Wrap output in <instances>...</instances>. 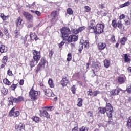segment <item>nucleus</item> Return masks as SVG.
<instances>
[{
  "instance_id": "obj_1",
  "label": "nucleus",
  "mask_w": 131,
  "mask_h": 131,
  "mask_svg": "<svg viewBox=\"0 0 131 131\" xmlns=\"http://www.w3.org/2000/svg\"><path fill=\"white\" fill-rule=\"evenodd\" d=\"M61 32L63 40L67 41V42L71 43L72 41H77L78 40V36L75 35H69V34H71V31L68 28H62L61 29Z\"/></svg>"
},
{
  "instance_id": "obj_2",
  "label": "nucleus",
  "mask_w": 131,
  "mask_h": 131,
  "mask_svg": "<svg viewBox=\"0 0 131 131\" xmlns=\"http://www.w3.org/2000/svg\"><path fill=\"white\" fill-rule=\"evenodd\" d=\"M105 109L106 110V114L107 117L109 118L108 122L110 124H112L113 125L115 124V123L112 119V112H113V107H112L111 104L106 102Z\"/></svg>"
},
{
  "instance_id": "obj_3",
  "label": "nucleus",
  "mask_w": 131,
  "mask_h": 131,
  "mask_svg": "<svg viewBox=\"0 0 131 131\" xmlns=\"http://www.w3.org/2000/svg\"><path fill=\"white\" fill-rule=\"evenodd\" d=\"M104 27H105L104 24H98L96 27H94L95 29V33H96V34H101V33H103V32H104Z\"/></svg>"
},
{
  "instance_id": "obj_4",
  "label": "nucleus",
  "mask_w": 131,
  "mask_h": 131,
  "mask_svg": "<svg viewBox=\"0 0 131 131\" xmlns=\"http://www.w3.org/2000/svg\"><path fill=\"white\" fill-rule=\"evenodd\" d=\"M16 106L13 107L9 112V116L11 117H18L20 115L19 111H15L16 110Z\"/></svg>"
},
{
  "instance_id": "obj_5",
  "label": "nucleus",
  "mask_w": 131,
  "mask_h": 131,
  "mask_svg": "<svg viewBox=\"0 0 131 131\" xmlns=\"http://www.w3.org/2000/svg\"><path fill=\"white\" fill-rule=\"evenodd\" d=\"M37 96H38V92L33 90H31L29 92L30 98H31L32 100H33V101L37 99Z\"/></svg>"
},
{
  "instance_id": "obj_6",
  "label": "nucleus",
  "mask_w": 131,
  "mask_h": 131,
  "mask_svg": "<svg viewBox=\"0 0 131 131\" xmlns=\"http://www.w3.org/2000/svg\"><path fill=\"white\" fill-rule=\"evenodd\" d=\"M46 59H41L40 62L38 64L37 70H38V71L43 70V69H45V68L46 67Z\"/></svg>"
},
{
  "instance_id": "obj_7",
  "label": "nucleus",
  "mask_w": 131,
  "mask_h": 131,
  "mask_svg": "<svg viewBox=\"0 0 131 131\" xmlns=\"http://www.w3.org/2000/svg\"><path fill=\"white\" fill-rule=\"evenodd\" d=\"M33 60L39 61L40 60V51L33 50Z\"/></svg>"
},
{
  "instance_id": "obj_8",
  "label": "nucleus",
  "mask_w": 131,
  "mask_h": 131,
  "mask_svg": "<svg viewBox=\"0 0 131 131\" xmlns=\"http://www.w3.org/2000/svg\"><path fill=\"white\" fill-rule=\"evenodd\" d=\"M112 25L114 28L118 27L120 29L122 28V24H121V21L119 20L118 22L115 20H113L112 23Z\"/></svg>"
},
{
  "instance_id": "obj_9",
  "label": "nucleus",
  "mask_w": 131,
  "mask_h": 131,
  "mask_svg": "<svg viewBox=\"0 0 131 131\" xmlns=\"http://www.w3.org/2000/svg\"><path fill=\"white\" fill-rule=\"evenodd\" d=\"M23 15L24 16L25 18L29 22H32L33 21V16L32 15L30 14L27 12H23Z\"/></svg>"
},
{
  "instance_id": "obj_10",
  "label": "nucleus",
  "mask_w": 131,
  "mask_h": 131,
  "mask_svg": "<svg viewBox=\"0 0 131 131\" xmlns=\"http://www.w3.org/2000/svg\"><path fill=\"white\" fill-rule=\"evenodd\" d=\"M44 93L47 97H55V94L53 93V91L50 89H45Z\"/></svg>"
},
{
  "instance_id": "obj_11",
  "label": "nucleus",
  "mask_w": 131,
  "mask_h": 131,
  "mask_svg": "<svg viewBox=\"0 0 131 131\" xmlns=\"http://www.w3.org/2000/svg\"><path fill=\"white\" fill-rule=\"evenodd\" d=\"M58 16L59 14H58V11H53L51 14V17L52 21H57V20H58Z\"/></svg>"
},
{
  "instance_id": "obj_12",
  "label": "nucleus",
  "mask_w": 131,
  "mask_h": 131,
  "mask_svg": "<svg viewBox=\"0 0 131 131\" xmlns=\"http://www.w3.org/2000/svg\"><path fill=\"white\" fill-rule=\"evenodd\" d=\"M121 91L122 90L120 88L114 89L112 90L110 92L111 96H112L113 97L114 96H116L117 95H118V94H119V92H121Z\"/></svg>"
},
{
  "instance_id": "obj_13",
  "label": "nucleus",
  "mask_w": 131,
  "mask_h": 131,
  "mask_svg": "<svg viewBox=\"0 0 131 131\" xmlns=\"http://www.w3.org/2000/svg\"><path fill=\"white\" fill-rule=\"evenodd\" d=\"M25 125L23 123H20L19 124H17L15 125V129L17 131H21L22 129H24Z\"/></svg>"
},
{
  "instance_id": "obj_14",
  "label": "nucleus",
  "mask_w": 131,
  "mask_h": 131,
  "mask_svg": "<svg viewBox=\"0 0 131 131\" xmlns=\"http://www.w3.org/2000/svg\"><path fill=\"white\" fill-rule=\"evenodd\" d=\"M14 103H16L15 100V98L13 97H10L8 98V106H11V105H13Z\"/></svg>"
},
{
  "instance_id": "obj_15",
  "label": "nucleus",
  "mask_w": 131,
  "mask_h": 131,
  "mask_svg": "<svg viewBox=\"0 0 131 131\" xmlns=\"http://www.w3.org/2000/svg\"><path fill=\"white\" fill-rule=\"evenodd\" d=\"M30 37L32 40H37L38 39V38H37V36L35 33H30Z\"/></svg>"
},
{
  "instance_id": "obj_16",
  "label": "nucleus",
  "mask_w": 131,
  "mask_h": 131,
  "mask_svg": "<svg viewBox=\"0 0 131 131\" xmlns=\"http://www.w3.org/2000/svg\"><path fill=\"white\" fill-rule=\"evenodd\" d=\"M98 48L99 50H104L106 48V43L103 42H100L98 43Z\"/></svg>"
},
{
  "instance_id": "obj_17",
  "label": "nucleus",
  "mask_w": 131,
  "mask_h": 131,
  "mask_svg": "<svg viewBox=\"0 0 131 131\" xmlns=\"http://www.w3.org/2000/svg\"><path fill=\"white\" fill-rule=\"evenodd\" d=\"M69 81L66 78H63L62 80L61 81V84L62 85V86H66L67 85V83H68Z\"/></svg>"
},
{
  "instance_id": "obj_18",
  "label": "nucleus",
  "mask_w": 131,
  "mask_h": 131,
  "mask_svg": "<svg viewBox=\"0 0 131 131\" xmlns=\"http://www.w3.org/2000/svg\"><path fill=\"white\" fill-rule=\"evenodd\" d=\"M98 112L99 113H101V114H105L107 112V111L105 107H101L98 108Z\"/></svg>"
},
{
  "instance_id": "obj_19",
  "label": "nucleus",
  "mask_w": 131,
  "mask_h": 131,
  "mask_svg": "<svg viewBox=\"0 0 131 131\" xmlns=\"http://www.w3.org/2000/svg\"><path fill=\"white\" fill-rule=\"evenodd\" d=\"M130 2L127 1L124 4L120 5L119 7L120 8H124L125 7H128L129 6H130Z\"/></svg>"
},
{
  "instance_id": "obj_20",
  "label": "nucleus",
  "mask_w": 131,
  "mask_h": 131,
  "mask_svg": "<svg viewBox=\"0 0 131 131\" xmlns=\"http://www.w3.org/2000/svg\"><path fill=\"white\" fill-rule=\"evenodd\" d=\"M21 23H22V19L21 17H19L17 18V20L16 22L17 27H20V26H21Z\"/></svg>"
},
{
  "instance_id": "obj_21",
  "label": "nucleus",
  "mask_w": 131,
  "mask_h": 131,
  "mask_svg": "<svg viewBox=\"0 0 131 131\" xmlns=\"http://www.w3.org/2000/svg\"><path fill=\"white\" fill-rule=\"evenodd\" d=\"M39 60H32V61L30 62V64L31 65V67H34L35 65L37 64V63H38Z\"/></svg>"
},
{
  "instance_id": "obj_22",
  "label": "nucleus",
  "mask_w": 131,
  "mask_h": 131,
  "mask_svg": "<svg viewBox=\"0 0 131 131\" xmlns=\"http://www.w3.org/2000/svg\"><path fill=\"white\" fill-rule=\"evenodd\" d=\"M104 66L105 68H108L110 66V61L108 60H104Z\"/></svg>"
},
{
  "instance_id": "obj_23",
  "label": "nucleus",
  "mask_w": 131,
  "mask_h": 131,
  "mask_svg": "<svg viewBox=\"0 0 131 131\" xmlns=\"http://www.w3.org/2000/svg\"><path fill=\"white\" fill-rule=\"evenodd\" d=\"M31 13H32L33 14H35V15H37V16H38V17H39L40 16H41V13L37 10H30Z\"/></svg>"
},
{
  "instance_id": "obj_24",
  "label": "nucleus",
  "mask_w": 131,
  "mask_h": 131,
  "mask_svg": "<svg viewBox=\"0 0 131 131\" xmlns=\"http://www.w3.org/2000/svg\"><path fill=\"white\" fill-rule=\"evenodd\" d=\"M126 125H127L128 128H131V116L129 117V118L127 120Z\"/></svg>"
},
{
  "instance_id": "obj_25",
  "label": "nucleus",
  "mask_w": 131,
  "mask_h": 131,
  "mask_svg": "<svg viewBox=\"0 0 131 131\" xmlns=\"http://www.w3.org/2000/svg\"><path fill=\"white\" fill-rule=\"evenodd\" d=\"M8 50L7 48L5 47V46L2 45L1 47H0V52L1 53H6Z\"/></svg>"
},
{
  "instance_id": "obj_26",
  "label": "nucleus",
  "mask_w": 131,
  "mask_h": 131,
  "mask_svg": "<svg viewBox=\"0 0 131 131\" xmlns=\"http://www.w3.org/2000/svg\"><path fill=\"white\" fill-rule=\"evenodd\" d=\"M15 103H20V102L23 101V97L19 96L17 98H15Z\"/></svg>"
},
{
  "instance_id": "obj_27",
  "label": "nucleus",
  "mask_w": 131,
  "mask_h": 131,
  "mask_svg": "<svg viewBox=\"0 0 131 131\" xmlns=\"http://www.w3.org/2000/svg\"><path fill=\"white\" fill-rule=\"evenodd\" d=\"M125 25L126 26H129L130 25V20L129 18H127V19H124Z\"/></svg>"
},
{
  "instance_id": "obj_28",
  "label": "nucleus",
  "mask_w": 131,
  "mask_h": 131,
  "mask_svg": "<svg viewBox=\"0 0 131 131\" xmlns=\"http://www.w3.org/2000/svg\"><path fill=\"white\" fill-rule=\"evenodd\" d=\"M94 68H95V69H97V70H100V69H101V64L95 63L94 64Z\"/></svg>"
},
{
  "instance_id": "obj_29",
  "label": "nucleus",
  "mask_w": 131,
  "mask_h": 131,
  "mask_svg": "<svg viewBox=\"0 0 131 131\" xmlns=\"http://www.w3.org/2000/svg\"><path fill=\"white\" fill-rule=\"evenodd\" d=\"M126 40H127V38H126V37H124L122 38L121 39V45H122L123 46H124L125 45V42H126Z\"/></svg>"
},
{
  "instance_id": "obj_30",
  "label": "nucleus",
  "mask_w": 131,
  "mask_h": 131,
  "mask_svg": "<svg viewBox=\"0 0 131 131\" xmlns=\"http://www.w3.org/2000/svg\"><path fill=\"white\" fill-rule=\"evenodd\" d=\"M1 18H2V20H8L9 19V16H5V14L2 13L0 15Z\"/></svg>"
},
{
  "instance_id": "obj_31",
  "label": "nucleus",
  "mask_w": 131,
  "mask_h": 131,
  "mask_svg": "<svg viewBox=\"0 0 131 131\" xmlns=\"http://www.w3.org/2000/svg\"><path fill=\"white\" fill-rule=\"evenodd\" d=\"M3 82L7 85H11V82H10V81H9V80H8L7 78H5L3 80Z\"/></svg>"
},
{
  "instance_id": "obj_32",
  "label": "nucleus",
  "mask_w": 131,
  "mask_h": 131,
  "mask_svg": "<svg viewBox=\"0 0 131 131\" xmlns=\"http://www.w3.org/2000/svg\"><path fill=\"white\" fill-rule=\"evenodd\" d=\"M124 59L126 62H129V61H130V59L128 58V55H127V54H124Z\"/></svg>"
},
{
  "instance_id": "obj_33",
  "label": "nucleus",
  "mask_w": 131,
  "mask_h": 131,
  "mask_svg": "<svg viewBox=\"0 0 131 131\" xmlns=\"http://www.w3.org/2000/svg\"><path fill=\"white\" fill-rule=\"evenodd\" d=\"M1 93L3 95H7V94H8V89H7L5 88H3L1 90Z\"/></svg>"
},
{
  "instance_id": "obj_34",
  "label": "nucleus",
  "mask_w": 131,
  "mask_h": 131,
  "mask_svg": "<svg viewBox=\"0 0 131 131\" xmlns=\"http://www.w3.org/2000/svg\"><path fill=\"white\" fill-rule=\"evenodd\" d=\"M118 81L120 83H123V82H124V78L122 77H119L118 78Z\"/></svg>"
},
{
  "instance_id": "obj_35",
  "label": "nucleus",
  "mask_w": 131,
  "mask_h": 131,
  "mask_svg": "<svg viewBox=\"0 0 131 131\" xmlns=\"http://www.w3.org/2000/svg\"><path fill=\"white\" fill-rule=\"evenodd\" d=\"M77 106L78 107H81V106H82V100L81 99V98L78 99Z\"/></svg>"
},
{
  "instance_id": "obj_36",
  "label": "nucleus",
  "mask_w": 131,
  "mask_h": 131,
  "mask_svg": "<svg viewBox=\"0 0 131 131\" xmlns=\"http://www.w3.org/2000/svg\"><path fill=\"white\" fill-rule=\"evenodd\" d=\"M95 27L91 26L89 27L88 29H89V30H90V31H91V32H94V33H95Z\"/></svg>"
},
{
  "instance_id": "obj_37",
  "label": "nucleus",
  "mask_w": 131,
  "mask_h": 131,
  "mask_svg": "<svg viewBox=\"0 0 131 131\" xmlns=\"http://www.w3.org/2000/svg\"><path fill=\"white\" fill-rule=\"evenodd\" d=\"M79 131H89V127L82 126L79 128Z\"/></svg>"
},
{
  "instance_id": "obj_38",
  "label": "nucleus",
  "mask_w": 131,
  "mask_h": 131,
  "mask_svg": "<svg viewBox=\"0 0 131 131\" xmlns=\"http://www.w3.org/2000/svg\"><path fill=\"white\" fill-rule=\"evenodd\" d=\"M48 84H49V86L51 88H54V84H53V80L51 79H49L48 81Z\"/></svg>"
},
{
  "instance_id": "obj_39",
  "label": "nucleus",
  "mask_w": 131,
  "mask_h": 131,
  "mask_svg": "<svg viewBox=\"0 0 131 131\" xmlns=\"http://www.w3.org/2000/svg\"><path fill=\"white\" fill-rule=\"evenodd\" d=\"M67 12L69 15H72L73 14V10L71 8H68L67 10Z\"/></svg>"
},
{
  "instance_id": "obj_40",
  "label": "nucleus",
  "mask_w": 131,
  "mask_h": 131,
  "mask_svg": "<svg viewBox=\"0 0 131 131\" xmlns=\"http://www.w3.org/2000/svg\"><path fill=\"white\" fill-rule=\"evenodd\" d=\"M100 94H101V92L99 90H96L93 92V96L96 97L98 95H100Z\"/></svg>"
},
{
  "instance_id": "obj_41",
  "label": "nucleus",
  "mask_w": 131,
  "mask_h": 131,
  "mask_svg": "<svg viewBox=\"0 0 131 131\" xmlns=\"http://www.w3.org/2000/svg\"><path fill=\"white\" fill-rule=\"evenodd\" d=\"M8 62V57L4 56L2 59V63L6 64Z\"/></svg>"
},
{
  "instance_id": "obj_42",
  "label": "nucleus",
  "mask_w": 131,
  "mask_h": 131,
  "mask_svg": "<svg viewBox=\"0 0 131 131\" xmlns=\"http://www.w3.org/2000/svg\"><path fill=\"white\" fill-rule=\"evenodd\" d=\"M84 9L85 10V11L87 13H89V12L91 11V7H89V6H85Z\"/></svg>"
},
{
  "instance_id": "obj_43",
  "label": "nucleus",
  "mask_w": 131,
  "mask_h": 131,
  "mask_svg": "<svg viewBox=\"0 0 131 131\" xmlns=\"http://www.w3.org/2000/svg\"><path fill=\"white\" fill-rule=\"evenodd\" d=\"M71 90L73 93V94H75L76 92V88H75V85H73V86L71 88Z\"/></svg>"
},
{
  "instance_id": "obj_44",
  "label": "nucleus",
  "mask_w": 131,
  "mask_h": 131,
  "mask_svg": "<svg viewBox=\"0 0 131 131\" xmlns=\"http://www.w3.org/2000/svg\"><path fill=\"white\" fill-rule=\"evenodd\" d=\"M33 121L35 122L38 123L39 122V118L38 117H35L33 118Z\"/></svg>"
},
{
  "instance_id": "obj_45",
  "label": "nucleus",
  "mask_w": 131,
  "mask_h": 131,
  "mask_svg": "<svg viewBox=\"0 0 131 131\" xmlns=\"http://www.w3.org/2000/svg\"><path fill=\"white\" fill-rule=\"evenodd\" d=\"M14 34L15 37L17 38L18 37L19 34H20V32H19V31H18V30H16L14 32Z\"/></svg>"
},
{
  "instance_id": "obj_46",
  "label": "nucleus",
  "mask_w": 131,
  "mask_h": 131,
  "mask_svg": "<svg viewBox=\"0 0 131 131\" xmlns=\"http://www.w3.org/2000/svg\"><path fill=\"white\" fill-rule=\"evenodd\" d=\"M71 59H72L71 54L69 53L68 54V58H67V60L68 62H70V61H71Z\"/></svg>"
},
{
  "instance_id": "obj_47",
  "label": "nucleus",
  "mask_w": 131,
  "mask_h": 131,
  "mask_svg": "<svg viewBox=\"0 0 131 131\" xmlns=\"http://www.w3.org/2000/svg\"><path fill=\"white\" fill-rule=\"evenodd\" d=\"M31 7L33 8L34 10H37V7L36 5L35 4V2H33L32 4L31 5Z\"/></svg>"
},
{
  "instance_id": "obj_48",
  "label": "nucleus",
  "mask_w": 131,
  "mask_h": 131,
  "mask_svg": "<svg viewBox=\"0 0 131 131\" xmlns=\"http://www.w3.org/2000/svg\"><path fill=\"white\" fill-rule=\"evenodd\" d=\"M46 112V110H40V116L42 117L45 116V113Z\"/></svg>"
},
{
  "instance_id": "obj_49",
  "label": "nucleus",
  "mask_w": 131,
  "mask_h": 131,
  "mask_svg": "<svg viewBox=\"0 0 131 131\" xmlns=\"http://www.w3.org/2000/svg\"><path fill=\"white\" fill-rule=\"evenodd\" d=\"M126 91L128 94H131V85L127 86V87L126 88Z\"/></svg>"
},
{
  "instance_id": "obj_50",
  "label": "nucleus",
  "mask_w": 131,
  "mask_h": 131,
  "mask_svg": "<svg viewBox=\"0 0 131 131\" xmlns=\"http://www.w3.org/2000/svg\"><path fill=\"white\" fill-rule=\"evenodd\" d=\"M88 95L92 97V96H94V92L92 90H89L88 91Z\"/></svg>"
},
{
  "instance_id": "obj_51",
  "label": "nucleus",
  "mask_w": 131,
  "mask_h": 131,
  "mask_svg": "<svg viewBox=\"0 0 131 131\" xmlns=\"http://www.w3.org/2000/svg\"><path fill=\"white\" fill-rule=\"evenodd\" d=\"M45 109H47V110H50L51 111H53L54 110V106H51L49 107H45Z\"/></svg>"
},
{
  "instance_id": "obj_52",
  "label": "nucleus",
  "mask_w": 131,
  "mask_h": 131,
  "mask_svg": "<svg viewBox=\"0 0 131 131\" xmlns=\"http://www.w3.org/2000/svg\"><path fill=\"white\" fill-rule=\"evenodd\" d=\"M83 46H84L85 48H87L89 46V40H85L84 43H83Z\"/></svg>"
},
{
  "instance_id": "obj_53",
  "label": "nucleus",
  "mask_w": 131,
  "mask_h": 131,
  "mask_svg": "<svg viewBox=\"0 0 131 131\" xmlns=\"http://www.w3.org/2000/svg\"><path fill=\"white\" fill-rule=\"evenodd\" d=\"M73 33H74L75 34H77V33H79L78 29H74L73 30Z\"/></svg>"
},
{
  "instance_id": "obj_54",
  "label": "nucleus",
  "mask_w": 131,
  "mask_h": 131,
  "mask_svg": "<svg viewBox=\"0 0 131 131\" xmlns=\"http://www.w3.org/2000/svg\"><path fill=\"white\" fill-rule=\"evenodd\" d=\"M11 90H12V91H15V90L16 89V88H17V84H13L11 85Z\"/></svg>"
},
{
  "instance_id": "obj_55",
  "label": "nucleus",
  "mask_w": 131,
  "mask_h": 131,
  "mask_svg": "<svg viewBox=\"0 0 131 131\" xmlns=\"http://www.w3.org/2000/svg\"><path fill=\"white\" fill-rule=\"evenodd\" d=\"M44 115H45V117H46V118H50V114H49V113H48L47 111H45Z\"/></svg>"
},
{
  "instance_id": "obj_56",
  "label": "nucleus",
  "mask_w": 131,
  "mask_h": 131,
  "mask_svg": "<svg viewBox=\"0 0 131 131\" xmlns=\"http://www.w3.org/2000/svg\"><path fill=\"white\" fill-rule=\"evenodd\" d=\"M79 48L80 49V51H82L83 49V43H80Z\"/></svg>"
},
{
  "instance_id": "obj_57",
  "label": "nucleus",
  "mask_w": 131,
  "mask_h": 131,
  "mask_svg": "<svg viewBox=\"0 0 131 131\" xmlns=\"http://www.w3.org/2000/svg\"><path fill=\"white\" fill-rule=\"evenodd\" d=\"M7 74L8 75H9V76H13V73H12V71L10 70H8Z\"/></svg>"
},
{
  "instance_id": "obj_58",
  "label": "nucleus",
  "mask_w": 131,
  "mask_h": 131,
  "mask_svg": "<svg viewBox=\"0 0 131 131\" xmlns=\"http://www.w3.org/2000/svg\"><path fill=\"white\" fill-rule=\"evenodd\" d=\"M87 115L89 117H93V112L89 111L87 113Z\"/></svg>"
},
{
  "instance_id": "obj_59",
  "label": "nucleus",
  "mask_w": 131,
  "mask_h": 131,
  "mask_svg": "<svg viewBox=\"0 0 131 131\" xmlns=\"http://www.w3.org/2000/svg\"><path fill=\"white\" fill-rule=\"evenodd\" d=\"M84 27H80V28H79L78 29V30L79 31V32H81L82 31V30H84Z\"/></svg>"
},
{
  "instance_id": "obj_60",
  "label": "nucleus",
  "mask_w": 131,
  "mask_h": 131,
  "mask_svg": "<svg viewBox=\"0 0 131 131\" xmlns=\"http://www.w3.org/2000/svg\"><path fill=\"white\" fill-rule=\"evenodd\" d=\"M125 18V15L124 14H122L119 16L120 20H123V19Z\"/></svg>"
},
{
  "instance_id": "obj_61",
  "label": "nucleus",
  "mask_w": 131,
  "mask_h": 131,
  "mask_svg": "<svg viewBox=\"0 0 131 131\" xmlns=\"http://www.w3.org/2000/svg\"><path fill=\"white\" fill-rule=\"evenodd\" d=\"M53 54H54V51L51 50L49 54L50 58H52V56H53Z\"/></svg>"
},
{
  "instance_id": "obj_62",
  "label": "nucleus",
  "mask_w": 131,
  "mask_h": 131,
  "mask_svg": "<svg viewBox=\"0 0 131 131\" xmlns=\"http://www.w3.org/2000/svg\"><path fill=\"white\" fill-rule=\"evenodd\" d=\"M24 84V80H20V81L19 82L20 85H23Z\"/></svg>"
},
{
  "instance_id": "obj_63",
  "label": "nucleus",
  "mask_w": 131,
  "mask_h": 131,
  "mask_svg": "<svg viewBox=\"0 0 131 131\" xmlns=\"http://www.w3.org/2000/svg\"><path fill=\"white\" fill-rule=\"evenodd\" d=\"M72 131H78V127H75L74 128L72 129Z\"/></svg>"
},
{
  "instance_id": "obj_64",
  "label": "nucleus",
  "mask_w": 131,
  "mask_h": 131,
  "mask_svg": "<svg viewBox=\"0 0 131 131\" xmlns=\"http://www.w3.org/2000/svg\"><path fill=\"white\" fill-rule=\"evenodd\" d=\"M26 7L27 8H31V5L30 4H28V3H27L26 4Z\"/></svg>"
}]
</instances>
